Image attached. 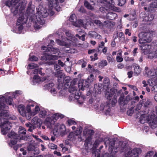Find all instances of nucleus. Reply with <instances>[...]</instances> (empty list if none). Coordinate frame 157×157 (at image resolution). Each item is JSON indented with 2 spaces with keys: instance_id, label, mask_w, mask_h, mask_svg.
<instances>
[{
  "instance_id": "nucleus-60",
  "label": "nucleus",
  "mask_w": 157,
  "mask_h": 157,
  "mask_svg": "<svg viewBox=\"0 0 157 157\" xmlns=\"http://www.w3.org/2000/svg\"><path fill=\"white\" fill-rule=\"evenodd\" d=\"M133 111L132 110V109L131 108L128 111L127 113L128 115L131 116L133 114Z\"/></svg>"
},
{
  "instance_id": "nucleus-36",
  "label": "nucleus",
  "mask_w": 157,
  "mask_h": 157,
  "mask_svg": "<svg viewBox=\"0 0 157 157\" xmlns=\"http://www.w3.org/2000/svg\"><path fill=\"white\" fill-rule=\"evenodd\" d=\"M108 63L105 60H102L98 63V66L102 68L104 67L107 65Z\"/></svg>"
},
{
  "instance_id": "nucleus-54",
  "label": "nucleus",
  "mask_w": 157,
  "mask_h": 157,
  "mask_svg": "<svg viewBox=\"0 0 157 157\" xmlns=\"http://www.w3.org/2000/svg\"><path fill=\"white\" fill-rule=\"evenodd\" d=\"M118 5L122 6L125 3L126 0H118Z\"/></svg>"
},
{
  "instance_id": "nucleus-1",
  "label": "nucleus",
  "mask_w": 157,
  "mask_h": 157,
  "mask_svg": "<svg viewBox=\"0 0 157 157\" xmlns=\"http://www.w3.org/2000/svg\"><path fill=\"white\" fill-rule=\"evenodd\" d=\"M5 100L10 105L13 104L12 98L10 96L6 99L4 96H0V126L2 128V133L3 135L6 134L11 127V123L8 120L9 113L6 110L8 107L5 104Z\"/></svg>"
},
{
  "instance_id": "nucleus-43",
  "label": "nucleus",
  "mask_w": 157,
  "mask_h": 157,
  "mask_svg": "<svg viewBox=\"0 0 157 157\" xmlns=\"http://www.w3.org/2000/svg\"><path fill=\"white\" fill-rule=\"evenodd\" d=\"M38 67L37 64L34 63L29 64L28 67V68L29 69H33Z\"/></svg>"
},
{
  "instance_id": "nucleus-38",
  "label": "nucleus",
  "mask_w": 157,
  "mask_h": 157,
  "mask_svg": "<svg viewBox=\"0 0 157 157\" xmlns=\"http://www.w3.org/2000/svg\"><path fill=\"white\" fill-rule=\"evenodd\" d=\"M147 33H146L141 32L138 34L139 39H145L147 36Z\"/></svg>"
},
{
  "instance_id": "nucleus-44",
  "label": "nucleus",
  "mask_w": 157,
  "mask_h": 157,
  "mask_svg": "<svg viewBox=\"0 0 157 157\" xmlns=\"http://www.w3.org/2000/svg\"><path fill=\"white\" fill-rule=\"evenodd\" d=\"M82 128L81 127H79L77 128V130L75 133L74 134L75 135L77 136L81 133L82 131Z\"/></svg>"
},
{
  "instance_id": "nucleus-50",
  "label": "nucleus",
  "mask_w": 157,
  "mask_h": 157,
  "mask_svg": "<svg viewBox=\"0 0 157 157\" xmlns=\"http://www.w3.org/2000/svg\"><path fill=\"white\" fill-rule=\"evenodd\" d=\"M49 148L52 149H56L57 148V146L56 145L50 143L48 145Z\"/></svg>"
},
{
  "instance_id": "nucleus-22",
  "label": "nucleus",
  "mask_w": 157,
  "mask_h": 157,
  "mask_svg": "<svg viewBox=\"0 0 157 157\" xmlns=\"http://www.w3.org/2000/svg\"><path fill=\"white\" fill-rule=\"evenodd\" d=\"M100 110L101 111H106V113H109L110 110V108L108 104L106 105L103 104H101L100 105Z\"/></svg>"
},
{
  "instance_id": "nucleus-29",
  "label": "nucleus",
  "mask_w": 157,
  "mask_h": 157,
  "mask_svg": "<svg viewBox=\"0 0 157 157\" xmlns=\"http://www.w3.org/2000/svg\"><path fill=\"white\" fill-rule=\"evenodd\" d=\"M41 81L40 78L37 75H35L33 78V81L31 84L33 85L36 84V83L39 82Z\"/></svg>"
},
{
  "instance_id": "nucleus-21",
  "label": "nucleus",
  "mask_w": 157,
  "mask_h": 157,
  "mask_svg": "<svg viewBox=\"0 0 157 157\" xmlns=\"http://www.w3.org/2000/svg\"><path fill=\"white\" fill-rule=\"evenodd\" d=\"M146 73L148 76H151L155 75H157V68L156 69H151L149 71H146Z\"/></svg>"
},
{
  "instance_id": "nucleus-32",
  "label": "nucleus",
  "mask_w": 157,
  "mask_h": 157,
  "mask_svg": "<svg viewBox=\"0 0 157 157\" xmlns=\"http://www.w3.org/2000/svg\"><path fill=\"white\" fill-rule=\"evenodd\" d=\"M65 34L67 37V39H73L74 38V35L70 30H66L65 32Z\"/></svg>"
},
{
  "instance_id": "nucleus-41",
  "label": "nucleus",
  "mask_w": 157,
  "mask_h": 157,
  "mask_svg": "<svg viewBox=\"0 0 157 157\" xmlns=\"http://www.w3.org/2000/svg\"><path fill=\"white\" fill-rule=\"evenodd\" d=\"M55 75V76L57 77L58 78L59 80V78H62L63 76V74L61 71H58L56 73Z\"/></svg>"
},
{
  "instance_id": "nucleus-20",
  "label": "nucleus",
  "mask_w": 157,
  "mask_h": 157,
  "mask_svg": "<svg viewBox=\"0 0 157 157\" xmlns=\"http://www.w3.org/2000/svg\"><path fill=\"white\" fill-rule=\"evenodd\" d=\"M88 85V82L85 80H84L82 82H79L78 86L79 89H81L82 90H84L85 87H87Z\"/></svg>"
},
{
  "instance_id": "nucleus-26",
  "label": "nucleus",
  "mask_w": 157,
  "mask_h": 157,
  "mask_svg": "<svg viewBox=\"0 0 157 157\" xmlns=\"http://www.w3.org/2000/svg\"><path fill=\"white\" fill-rule=\"evenodd\" d=\"M64 117V116L62 114L59 113H56L52 116V120L55 121V122L59 118L61 119Z\"/></svg>"
},
{
  "instance_id": "nucleus-24",
  "label": "nucleus",
  "mask_w": 157,
  "mask_h": 157,
  "mask_svg": "<svg viewBox=\"0 0 157 157\" xmlns=\"http://www.w3.org/2000/svg\"><path fill=\"white\" fill-rule=\"evenodd\" d=\"M59 57L58 56L55 55H45V59L46 60H55L58 59Z\"/></svg>"
},
{
  "instance_id": "nucleus-57",
  "label": "nucleus",
  "mask_w": 157,
  "mask_h": 157,
  "mask_svg": "<svg viewBox=\"0 0 157 157\" xmlns=\"http://www.w3.org/2000/svg\"><path fill=\"white\" fill-rule=\"evenodd\" d=\"M151 90L153 93H155L157 92V86L155 85L152 87L151 88Z\"/></svg>"
},
{
  "instance_id": "nucleus-53",
  "label": "nucleus",
  "mask_w": 157,
  "mask_h": 157,
  "mask_svg": "<svg viewBox=\"0 0 157 157\" xmlns=\"http://www.w3.org/2000/svg\"><path fill=\"white\" fill-rule=\"evenodd\" d=\"M154 55H152V56H150V55L148 56V58L150 59H151L153 58L154 57H157V50H156L155 52H153Z\"/></svg>"
},
{
  "instance_id": "nucleus-40",
  "label": "nucleus",
  "mask_w": 157,
  "mask_h": 157,
  "mask_svg": "<svg viewBox=\"0 0 157 157\" xmlns=\"http://www.w3.org/2000/svg\"><path fill=\"white\" fill-rule=\"evenodd\" d=\"M107 59L109 63H113L114 61V59L110 54L107 56Z\"/></svg>"
},
{
  "instance_id": "nucleus-62",
  "label": "nucleus",
  "mask_w": 157,
  "mask_h": 157,
  "mask_svg": "<svg viewBox=\"0 0 157 157\" xmlns=\"http://www.w3.org/2000/svg\"><path fill=\"white\" fill-rule=\"evenodd\" d=\"M111 24V23L108 21H105L104 23V25L105 26L108 27L109 25H110Z\"/></svg>"
},
{
  "instance_id": "nucleus-49",
  "label": "nucleus",
  "mask_w": 157,
  "mask_h": 157,
  "mask_svg": "<svg viewBox=\"0 0 157 157\" xmlns=\"http://www.w3.org/2000/svg\"><path fill=\"white\" fill-rule=\"evenodd\" d=\"M54 84L52 83H48V84H46L45 85L44 87L46 88H48V90H50L51 89V88H53V86H54Z\"/></svg>"
},
{
  "instance_id": "nucleus-63",
  "label": "nucleus",
  "mask_w": 157,
  "mask_h": 157,
  "mask_svg": "<svg viewBox=\"0 0 157 157\" xmlns=\"http://www.w3.org/2000/svg\"><path fill=\"white\" fill-rule=\"evenodd\" d=\"M147 17L149 18V19L147 20V21H151L153 19L154 16L152 14H150L148 15Z\"/></svg>"
},
{
  "instance_id": "nucleus-16",
  "label": "nucleus",
  "mask_w": 157,
  "mask_h": 157,
  "mask_svg": "<svg viewBox=\"0 0 157 157\" xmlns=\"http://www.w3.org/2000/svg\"><path fill=\"white\" fill-rule=\"evenodd\" d=\"M44 123L48 128H50L52 127V125L54 124L55 121L53 120L51 118L47 117Z\"/></svg>"
},
{
  "instance_id": "nucleus-30",
  "label": "nucleus",
  "mask_w": 157,
  "mask_h": 157,
  "mask_svg": "<svg viewBox=\"0 0 157 157\" xmlns=\"http://www.w3.org/2000/svg\"><path fill=\"white\" fill-rule=\"evenodd\" d=\"M47 113L46 110L41 109L40 110L39 114V117L42 118H44L47 115Z\"/></svg>"
},
{
  "instance_id": "nucleus-14",
  "label": "nucleus",
  "mask_w": 157,
  "mask_h": 157,
  "mask_svg": "<svg viewBox=\"0 0 157 157\" xmlns=\"http://www.w3.org/2000/svg\"><path fill=\"white\" fill-rule=\"evenodd\" d=\"M111 145H110L109 148V151L110 152V155L113 156V155L118 151V150L117 148L114 147V145H115L114 142L113 141L110 142Z\"/></svg>"
},
{
  "instance_id": "nucleus-47",
  "label": "nucleus",
  "mask_w": 157,
  "mask_h": 157,
  "mask_svg": "<svg viewBox=\"0 0 157 157\" xmlns=\"http://www.w3.org/2000/svg\"><path fill=\"white\" fill-rule=\"evenodd\" d=\"M49 51L53 53H56L58 52L59 49L57 48L51 47L50 48V51Z\"/></svg>"
},
{
  "instance_id": "nucleus-55",
  "label": "nucleus",
  "mask_w": 157,
  "mask_h": 157,
  "mask_svg": "<svg viewBox=\"0 0 157 157\" xmlns=\"http://www.w3.org/2000/svg\"><path fill=\"white\" fill-rule=\"evenodd\" d=\"M117 102V100L116 97L115 96H114L113 98L112 101V105L113 106H114L115 105Z\"/></svg>"
},
{
  "instance_id": "nucleus-19",
  "label": "nucleus",
  "mask_w": 157,
  "mask_h": 157,
  "mask_svg": "<svg viewBox=\"0 0 157 157\" xmlns=\"http://www.w3.org/2000/svg\"><path fill=\"white\" fill-rule=\"evenodd\" d=\"M89 36L90 38L98 39H101V36L98 34L94 31L90 32L89 33Z\"/></svg>"
},
{
  "instance_id": "nucleus-11",
  "label": "nucleus",
  "mask_w": 157,
  "mask_h": 157,
  "mask_svg": "<svg viewBox=\"0 0 157 157\" xmlns=\"http://www.w3.org/2000/svg\"><path fill=\"white\" fill-rule=\"evenodd\" d=\"M8 136L11 138L10 142L9 145L11 147L16 144L17 142V139H18L19 136L14 132L11 131L8 135Z\"/></svg>"
},
{
  "instance_id": "nucleus-23",
  "label": "nucleus",
  "mask_w": 157,
  "mask_h": 157,
  "mask_svg": "<svg viewBox=\"0 0 157 157\" xmlns=\"http://www.w3.org/2000/svg\"><path fill=\"white\" fill-rule=\"evenodd\" d=\"M77 93H76L75 92V93H72L69 96V98L71 100H73L74 99H78V102L80 104H81L82 102H79V100L81 98H80L79 96L78 95H76Z\"/></svg>"
},
{
  "instance_id": "nucleus-59",
  "label": "nucleus",
  "mask_w": 157,
  "mask_h": 157,
  "mask_svg": "<svg viewBox=\"0 0 157 157\" xmlns=\"http://www.w3.org/2000/svg\"><path fill=\"white\" fill-rule=\"evenodd\" d=\"M50 47L48 46V47H47L45 46H42L41 47V48L42 50H45L46 51H50Z\"/></svg>"
},
{
  "instance_id": "nucleus-18",
  "label": "nucleus",
  "mask_w": 157,
  "mask_h": 157,
  "mask_svg": "<svg viewBox=\"0 0 157 157\" xmlns=\"http://www.w3.org/2000/svg\"><path fill=\"white\" fill-rule=\"evenodd\" d=\"M77 31L79 33V34H76L75 36L79 39H85L86 36L83 31L80 29H78Z\"/></svg>"
},
{
  "instance_id": "nucleus-7",
  "label": "nucleus",
  "mask_w": 157,
  "mask_h": 157,
  "mask_svg": "<svg viewBox=\"0 0 157 157\" xmlns=\"http://www.w3.org/2000/svg\"><path fill=\"white\" fill-rule=\"evenodd\" d=\"M73 25L76 27H79L81 26H83L84 23L82 20L80 19L77 21L76 17L75 14L71 15L69 19Z\"/></svg>"
},
{
  "instance_id": "nucleus-4",
  "label": "nucleus",
  "mask_w": 157,
  "mask_h": 157,
  "mask_svg": "<svg viewBox=\"0 0 157 157\" xmlns=\"http://www.w3.org/2000/svg\"><path fill=\"white\" fill-rule=\"evenodd\" d=\"M26 0H11L7 1L6 5L10 9L11 12L14 15H16L18 13V10H24L26 6Z\"/></svg>"
},
{
  "instance_id": "nucleus-2",
  "label": "nucleus",
  "mask_w": 157,
  "mask_h": 157,
  "mask_svg": "<svg viewBox=\"0 0 157 157\" xmlns=\"http://www.w3.org/2000/svg\"><path fill=\"white\" fill-rule=\"evenodd\" d=\"M18 110L21 115L29 120L31 116H34L37 114L40 110L39 107L34 102L29 103L26 108L22 105L18 106Z\"/></svg>"
},
{
  "instance_id": "nucleus-3",
  "label": "nucleus",
  "mask_w": 157,
  "mask_h": 157,
  "mask_svg": "<svg viewBox=\"0 0 157 157\" xmlns=\"http://www.w3.org/2000/svg\"><path fill=\"white\" fill-rule=\"evenodd\" d=\"M37 12L36 13V19L34 27L36 29H38L41 28L40 25H43L45 22L44 18L46 17L48 15L46 9L42 6H40L38 8H36Z\"/></svg>"
},
{
  "instance_id": "nucleus-13",
  "label": "nucleus",
  "mask_w": 157,
  "mask_h": 157,
  "mask_svg": "<svg viewBox=\"0 0 157 157\" xmlns=\"http://www.w3.org/2000/svg\"><path fill=\"white\" fill-rule=\"evenodd\" d=\"M32 122L33 124L36 125L39 129H41V125L42 123L41 119L37 117H35L32 119Z\"/></svg>"
},
{
  "instance_id": "nucleus-51",
  "label": "nucleus",
  "mask_w": 157,
  "mask_h": 157,
  "mask_svg": "<svg viewBox=\"0 0 157 157\" xmlns=\"http://www.w3.org/2000/svg\"><path fill=\"white\" fill-rule=\"evenodd\" d=\"M29 59L31 61H37L38 60V58L37 57L34 56H30Z\"/></svg>"
},
{
  "instance_id": "nucleus-58",
  "label": "nucleus",
  "mask_w": 157,
  "mask_h": 157,
  "mask_svg": "<svg viewBox=\"0 0 157 157\" xmlns=\"http://www.w3.org/2000/svg\"><path fill=\"white\" fill-rule=\"evenodd\" d=\"M88 79L90 82H93L94 79L93 75L92 74H91L90 76L88 77Z\"/></svg>"
},
{
  "instance_id": "nucleus-64",
  "label": "nucleus",
  "mask_w": 157,
  "mask_h": 157,
  "mask_svg": "<svg viewBox=\"0 0 157 157\" xmlns=\"http://www.w3.org/2000/svg\"><path fill=\"white\" fill-rule=\"evenodd\" d=\"M34 147L31 144H29L27 147L28 150L29 151H32Z\"/></svg>"
},
{
  "instance_id": "nucleus-8",
  "label": "nucleus",
  "mask_w": 157,
  "mask_h": 157,
  "mask_svg": "<svg viewBox=\"0 0 157 157\" xmlns=\"http://www.w3.org/2000/svg\"><path fill=\"white\" fill-rule=\"evenodd\" d=\"M49 2V6L51 8H54L58 11L60 10V7L59 6V1L60 3L63 2L64 0H48Z\"/></svg>"
},
{
  "instance_id": "nucleus-35",
  "label": "nucleus",
  "mask_w": 157,
  "mask_h": 157,
  "mask_svg": "<svg viewBox=\"0 0 157 157\" xmlns=\"http://www.w3.org/2000/svg\"><path fill=\"white\" fill-rule=\"evenodd\" d=\"M114 37L115 39H122L124 38V35L123 33L121 32L119 33H117L116 34H114Z\"/></svg>"
},
{
  "instance_id": "nucleus-48",
  "label": "nucleus",
  "mask_w": 157,
  "mask_h": 157,
  "mask_svg": "<svg viewBox=\"0 0 157 157\" xmlns=\"http://www.w3.org/2000/svg\"><path fill=\"white\" fill-rule=\"evenodd\" d=\"M93 22L96 25L99 26H101L103 25L102 23L99 20H93Z\"/></svg>"
},
{
  "instance_id": "nucleus-61",
  "label": "nucleus",
  "mask_w": 157,
  "mask_h": 157,
  "mask_svg": "<svg viewBox=\"0 0 157 157\" xmlns=\"http://www.w3.org/2000/svg\"><path fill=\"white\" fill-rule=\"evenodd\" d=\"M151 103V101L150 100H147L144 104V106L145 107H147L148 105H149Z\"/></svg>"
},
{
  "instance_id": "nucleus-31",
  "label": "nucleus",
  "mask_w": 157,
  "mask_h": 157,
  "mask_svg": "<svg viewBox=\"0 0 157 157\" xmlns=\"http://www.w3.org/2000/svg\"><path fill=\"white\" fill-rule=\"evenodd\" d=\"M141 72V69L138 65H136L134 67V72L136 76L138 75Z\"/></svg>"
},
{
  "instance_id": "nucleus-39",
  "label": "nucleus",
  "mask_w": 157,
  "mask_h": 157,
  "mask_svg": "<svg viewBox=\"0 0 157 157\" xmlns=\"http://www.w3.org/2000/svg\"><path fill=\"white\" fill-rule=\"evenodd\" d=\"M84 5L88 9L90 10H93L94 8L92 6L86 1H85L84 2Z\"/></svg>"
},
{
  "instance_id": "nucleus-37",
  "label": "nucleus",
  "mask_w": 157,
  "mask_h": 157,
  "mask_svg": "<svg viewBox=\"0 0 157 157\" xmlns=\"http://www.w3.org/2000/svg\"><path fill=\"white\" fill-rule=\"evenodd\" d=\"M68 91L70 93H75V92H76V93H77V94H78V93L77 92V88L75 86H71L68 89Z\"/></svg>"
},
{
  "instance_id": "nucleus-56",
  "label": "nucleus",
  "mask_w": 157,
  "mask_h": 157,
  "mask_svg": "<svg viewBox=\"0 0 157 157\" xmlns=\"http://www.w3.org/2000/svg\"><path fill=\"white\" fill-rule=\"evenodd\" d=\"M148 83L151 86H153L155 84L154 81L151 79H149L148 81Z\"/></svg>"
},
{
  "instance_id": "nucleus-46",
  "label": "nucleus",
  "mask_w": 157,
  "mask_h": 157,
  "mask_svg": "<svg viewBox=\"0 0 157 157\" xmlns=\"http://www.w3.org/2000/svg\"><path fill=\"white\" fill-rule=\"evenodd\" d=\"M67 125L68 126H70L72 125H75L76 124V122L73 120L71 119L68 120L67 121Z\"/></svg>"
},
{
  "instance_id": "nucleus-25",
  "label": "nucleus",
  "mask_w": 157,
  "mask_h": 157,
  "mask_svg": "<svg viewBox=\"0 0 157 157\" xmlns=\"http://www.w3.org/2000/svg\"><path fill=\"white\" fill-rule=\"evenodd\" d=\"M115 90L113 89H111L109 91H108L106 94V96L107 99L110 100L111 98L113 95L115 93Z\"/></svg>"
},
{
  "instance_id": "nucleus-45",
  "label": "nucleus",
  "mask_w": 157,
  "mask_h": 157,
  "mask_svg": "<svg viewBox=\"0 0 157 157\" xmlns=\"http://www.w3.org/2000/svg\"><path fill=\"white\" fill-rule=\"evenodd\" d=\"M104 84L105 86L107 87L109 84V80L108 78H105L104 80Z\"/></svg>"
},
{
  "instance_id": "nucleus-15",
  "label": "nucleus",
  "mask_w": 157,
  "mask_h": 157,
  "mask_svg": "<svg viewBox=\"0 0 157 157\" xmlns=\"http://www.w3.org/2000/svg\"><path fill=\"white\" fill-rule=\"evenodd\" d=\"M147 41V40H139V42L140 45V46L143 49H147L149 48V45L147 44V42H150V40H148Z\"/></svg>"
},
{
  "instance_id": "nucleus-27",
  "label": "nucleus",
  "mask_w": 157,
  "mask_h": 157,
  "mask_svg": "<svg viewBox=\"0 0 157 157\" xmlns=\"http://www.w3.org/2000/svg\"><path fill=\"white\" fill-rule=\"evenodd\" d=\"M155 8H157V0H155L148 7V9L149 11L152 10L153 9Z\"/></svg>"
},
{
  "instance_id": "nucleus-10",
  "label": "nucleus",
  "mask_w": 157,
  "mask_h": 157,
  "mask_svg": "<svg viewBox=\"0 0 157 157\" xmlns=\"http://www.w3.org/2000/svg\"><path fill=\"white\" fill-rule=\"evenodd\" d=\"M142 152V150L139 148H135L129 151L125 155L129 157H139Z\"/></svg>"
},
{
  "instance_id": "nucleus-33",
  "label": "nucleus",
  "mask_w": 157,
  "mask_h": 157,
  "mask_svg": "<svg viewBox=\"0 0 157 157\" xmlns=\"http://www.w3.org/2000/svg\"><path fill=\"white\" fill-rule=\"evenodd\" d=\"M18 132L19 134L21 136L23 135H25L26 134V129L22 126H20L18 129Z\"/></svg>"
},
{
  "instance_id": "nucleus-34",
  "label": "nucleus",
  "mask_w": 157,
  "mask_h": 157,
  "mask_svg": "<svg viewBox=\"0 0 157 157\" xmlns=\"http://www.w3.org/2000/svg\"><path fill=\"white\" fill-rule=\"evenodd\" d=\"M154 154L153 151H149L147 153L145 157H157V153H155Z\"/></svg>"
},
{
  "instance_id": "nucleus-6",
  "label": "nucleus",
  "mask_w": 157,
  "mask_h": 157,
  "mask_svg": "<svg viewBox=\"0 0 157 157\" xmlns=\"http://www.w3.org/2000/svg\"><path fill=\"white\" fill-rule=\"evenodd\" d=\"M19 16L16 26V29L17 28V29L12 30L13 32L17 33H21L23 29V25L25 24L26 21V20L25 19L24 14L21 13Z\"/></svg>"
},
{
  "instance_id": "nucleus-5",
  "label": "nucleus",
  "mask_w": 157,
  "mask_h": 157,
  "mask_svg": "<svg viewBox=\"0 0 157 157\" xmlns=\"http://www.w3.org/2000/svg\"><path fill=\"white\" fill-rule=\"evenodd\" d=\"M141 117L142 118L140 121L141 123H144L145 122L143 121V117L144 120L147 121V119L148 124L151 128L154 129L157 128V118L155 115H151L149 118L146 115H142Z\"/></svg>"
},
{
  "instance_id": "nucleus-12",
  "label": "nucleus",
  "mask_w": 157,
  "mask_h": 157,
  "mask_svg": "<svg viewBox=\"0 0 157 157\" xmlns=\"http://www.w3.org/2000/svg\"><path fill=\"white\" fill-rule=\"evenodd\" d=\"M63 30L61 29H59L57 32L56 34H53L49 35L47 37V39L55 38L56 39H63L64 38V37L62 34Z\"/></svg>"
},
{
  "instance_id": "nucleus-52",
  "label": "nucleus",
  "mask_w": 157,
  "mask_h": 157,
  "mask_svg": "<svg viewBox=\"0 0 157 157\" xmlns=\"http://www.w3.org/2000/svg\"><path fill=\"white\" fill-rule=\"evenodd\" d=\"M123 60V58L122 56H118V54H117V56L116 57V60L118 62H121Z\"/></svg>"
},
{
  "instance_id": "nucleus-17",
  "label": "nucleus",
  "mask_w": 157,
  "mask_h": 157,
  "mask_svg": "<svg viewBox=\"0 0 157 157\" xmlns=\"http://www.w3.org/2000/svg\"><path fill=\"white\" fill-rule=\"evenodd\" d=\"M94 131L92 129H89L87 128H85L84 130L83 134L84 135L88 137H90L92 135L94 134Z\"/></svg>"
},
{
  "instance_id": "nucleus-28",
  "label": "nucleus",
  "mask_w": 157,
  "mask_h": 157,
  "mask_svg": "<svg viewBox=\"0 0 157 157\" xmlns=\"http://www.w3.org/2000/svg\"><path fill=\"white\" fill-rule=\"evenodd\" d=\"M56 42L59 45L68 47L70 46V44L63 41V40H56Z\"/></svg>"
},
{
  "instance_id": "nucleus-9",
  "label": "nucleus",
  "mask_w": 157,
  "mask_h": 157,
  "mask_svg": "<svg viewBox=\"0 0 157 157\" xmlns=\"http://www.w3.org/2000/svg\"><path fill=\"white\" fill-rule=\"evenodd\" d=\"M66 130L65 126L64 125L57 124L55 126L53 133L55 135H56L57 134L56 133L62 134L64 133Z\"/></svg>"
},
{
  "instance_id": "nucleus-42",
  "label": "nucleus",
  "mask_w": 157,
  "mask_h": 157,
  "mask_svg": "<svg viewBox=\"0 0 157 157\" xmlns=\"http://www.w3.org/2000/svg\"><path fill=\"white\" fill-rule=\"evenodd\" d=\"M116 16V13H110L107 14V16L109 19L112 20H113L114 17H112V16H113V17H115Z\"/></svg>"
}]
</instances>
